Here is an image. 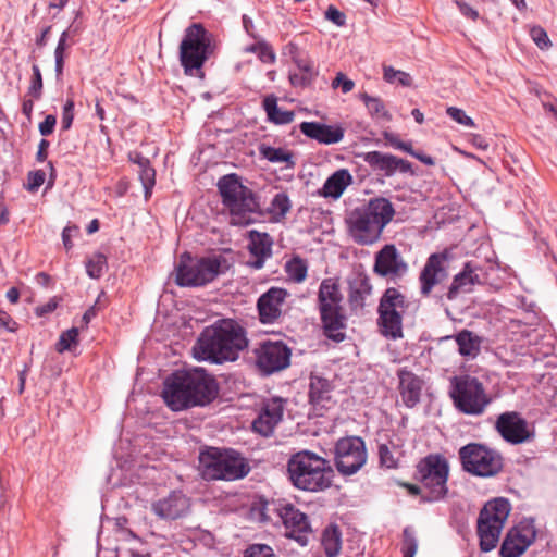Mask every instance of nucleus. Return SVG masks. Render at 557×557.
<instances>
[{
  "instance_id": "nucleus-55",
  "label": "nucleus",
  "mask_w": 557,
  "mask_h": 557,
  "mask_svg": "<svg viewBox=\"0 0 557 557\" xmlns=\"http://www.w3.org/2000/svg\"><path fill=\"white\" fill-rule=\"evenodd\" d=\"M135 183L141 187L145 198L148 199L153 186L156 185V180L154 176H136Z\"/></svg>"
},
{
  "instance_id": "nucleus-23",
  "label": "nucleus",
  "mask_w": 557,
  "mask_h": 557,
  "mask_svg": "<svg viewBox=\"0 0 557 557\" xmlns=\"http://www.w3.org/2000/svg\"><path fill=\"white\" fill-rule=\"evenodd\" d=\"M495 428L502 437L510 444H520L530 437L527 421L515 411L499 414Z\"/></svg>"
},
{
  "instance_id": "nucleus-11",
  "label": "nucleus",
  "mask_w": 557,
  "mask_h": 557,
  "mask_svg": "<svg viewBox=\"0 0 557 557\" xmlns=\"http://www.w3.org/2000/svg\"><path fill=\"white\" fill-rule=\"evenodd\" d=\"M408 297L396 287H388L383 293L377 308L379 326L385 337L399 338L403 336V319L411 309Z\"/></svg>"
},
{
  "instance_id": "nucleus-34",
  "label": "nucleus",
  "mask_w": 557,
  "mask_h": 557,
  "mask_svg": "<svg viewBox=\"0 0 557 557\" xmlns=\"http://www.w3.org/2000/svg\"><path fill=\"white\" fill-rule=\"evenodd\" d=\"M351 183V176H329L319 194L325 198L337 199Z\"/></svg>"
},
{
  "instance_id": "nucleus-46",
  "label": "nucleus",
  "mask_w": 557,
  "mask_h": 557,
  "mask_svg": "<svg viewBox=\"0 0 557 557\" xmlns=\"http://www.w3.org/2000/svg\"><path fill=\"white\" fill-rule=\"evenodd\" d=\"M530 36L535 45L542 50L548 49L552 46L546 30L541 26H533L530 29Z\"/></svg>"
},
{
  "instance_id": "nucleus-8",
  "label": "nucleus",
  "mask_w": 557,
  "mask_h": 557,
  "mask_svg": "<svg viewBox=\"0 0 557 557\" xmlns=\"http://www.w3.org/2000/svg\"><path fill=\"white\" fill-rule=\"evenodd\" d=\"M318 307L326 336L342 341L344 334L341 331L345 327L346 317L339 285L333 278H325L321 282L318 292Z\"/></svg>"
},
{
  "instance_id": "nucleus-50",
  "label": "nucleus",
  "mask_w": 557,
  "mask_h": 557,
  "mask_svg": "<svg viewBox=\"0 0 557 557\" xmlns=\"http://www.w3.org/2000/svg\"><path fill=\"white\" fill-rule=\"evenodd\" d=\"M379 456L381 465L386 468H395L397 466V459L394 457L387 444H380Z\"/></svg>"
},
{
  "instance_id": "nucleus-18",
  "label": "nucleus",
  "mask_w": 557,
  "mask_h": 557,
  "mask_svg": "<svg viewBox=\"0 0 557 557\" xmlns=\"http://www.w3.org/2000/svg\"><path fill=\"white\" fill-rule=\"evenodd\" d=\"M409 267L394 244L384 245L374 257L373 272L388 280H399L408 273Z\"/></svg>"
},
{
  "instance_id": "nucleus-14",
  "label": "nucleus",
  "mask_w": 557,
  "mask_h": 557,
  "mask_svg": "<svg viewBox=\"0 0 557 557\" xmlns=\"http://www.w3.org/2000/svg\"><path fill=\"white\" fill-rule=\"evenodd\" d=\"M462 469L475 476L491 478L503 469V458L494 449L479 443H469L459 449Z\"/></svg>"
},
{
  "instance_id": "nucleus-30",
  "label": "nucleus",
  "mask_w": 557,
  "mask_h": 557,
  "mask_svg": "<svg viewBox=\"0 0 557 557\" xmlns=\"http://www.w3.org/2000/svg\"><path fill=\"white\" fill-rule=\"evenodd\" d=\"M366 161L376 170L396 171L403 173L411 171V165L408 161L399 159L391 154H384L380 151L368 152Z\"/></svg>"
},
{
  "instance_id": "nucleus-62",
  "label": "nucleus",
  "mask_w": 557,
  "mask_h": 557,
  "mask_svg": "<svg viewBox=\"0 0 557 557\" xmlns=\"http://www.w3.org/2000/svg\"><path fill=\"white\" fill-rule=\"evenodd\" d=\"M45 183V176H28V181L23 186L30 193H35Z\"/></svg>"
},
{
  "instance_id": "nucleus-51",
  "label": "nucleus",
  "mask_w": 557,
  "mask_h": 557,
  "mask_svg": "<svg viewBox=\"0 0 557 557\" xmlns=\"http://www.w3.org/2000/svg\"><path fill=\"white\" fill-rule=\"evenodd\" d=\"M244 557H275L273 549L264 544H256L250 546Z\"/></svg>"
},
{
  "instance_id": "nucleus-33",
  "label": "nucleus",
  "mask_w": 557,
  "mask_h": 557,
  "mask_svg": "<svg viewBox=\"0 0 557 557\" xmlns=\"http://www.w3.org/2000/svg\"><path fill=\"white\" fill-rule=\"evenodd\" d=\"M321 545L325 557H337L342 550V532L336 525L325 528L322 533Z\"/></svg>"
},
{
  "instance_id": "nucleus-41",
  "label": "nucleus",
  "mask_w": 557,
  "mask_h": 557,
  "mask_svg": "<svg viewBox=\"0 0 557 557\" xmlns=\"http://www.w3.org/2000/svg\"><path fill=\"white\" fill-rule=\"evenodd\" d=\"M32 71L33 75L27 90V96L39 100L41 98L44 87L41 72L37 64H33Z\"/></svg>"
},
{
  "instance_id": "nucleus-13",
  "label": "nucleus",
  "mask_w": 557,
  "mask_h": 557,
  "mask_svg": "<svg viewBox=\"0 0 557 557\" xmlns=\"http://www.w3.org/2000/svg\"><path fill=\"white\" fill-rule=\"evenodd\" d=\"M220 272L221 262L218 258H194L184 252L175 267V283L182 287L203 286Z\"/></svg>"
},
{
  "instance_id": "nucleus-45",
  "label": "nucleus",
  "mask_w": 557,
  "mask_h": 557,
  "mask_svg": "<svg viewBox=\"0 0 557 557\" xmlns=\"http://www.w3.org/2000/svg\"><path fill=\"white\" fill-rule=\"evenodd\" d=\"M371 287L362 284L360 288H352L349 294V302L354 309L363 308L366 295L370 294Z\"/></svg>"
},
{
  "instance_id": "nucleus-20",
  "label": "nucleus",
  "mask_w": 557,
  "mask_h": 557,
  "mask_svg": "<svg viewBox=\"0 0 557 557\" xmlns=\"http://www.w3.org/2000/svg\"><path fill=\"white\" fill-rule=\"evenodd\" d=\"M288 292L281 287H271L257 301L259 320L262 324H273L283 315Z\"/></svg>"
},
{
  "instance_id": "nucleus-15",
  "label": "nucleus",
  "mask_w": 557,
  "mask_h": 557,
  "mask_svg": "<svg viewBox=\"0 0 557 557\" xmlns=\"http://www.w3.org/2000/svg\"><path fill=\"white\" fill-rule=\"evenodd\" d=\"M335 467L344 476L357 473L367 462V448L359 436L339 438L334 448Z\"/></svg>"
},
{
  "instance_id": "nucleus-38",
  "label": "nucleus",
  "mask_w": 557,
  "mask_h": 557,
  "mask_svg": "<svg viewBox=\"0 0 557 557\" xmlns=\"http://www.w3.org/2000/svg\"><path fill=\"white\" fill-rule=\"evenodd\" d=\"M360 99L363 101L368 112L371 116L376 119H384L389 121L391 114L385 108L383 100L379 97H371L367 92L360 94Z\"/></svg>"
},
{
  "instance_id": "nucleus-39",
  "label": "nucleus",
  "mask_w": 557,
  "mask_h": 557,
  "mask_svg": "<svg viewBox=\"0 0 557 557\" xmlns=\"http://www.w3.org/2000/svg\"><path fill=\"white\" fill-rule=\"evenodd\" d=\"M292 60L297 65L298 71L315 77L318 72L314 69L313 61L307 54L299 51L297 47L292 46Z\"/></svg>"
},
{
  "instance_id": "nucleus-29",
  "label": "nucleus",
  "mask_w": 557,
  "mask_h": 557,
  "mask_svg": "<svg viewBox=\"0 0 557 557\" xmlns=\"http://www.w3.org/2000/svg\"><path fill=\"white\" fill-rule=\"evenodd\" d=\"M333 386L331 382L318 375H311L309 399L314 407L326 408L332 401Z\"/></svg>"
},
{
  "instance_id": "nucleus-7",
  "label": "nucleus",
  "mask_w": 557,
  "mask_h": 557,
  "mask_svg": "<svg viewBox=\"0 0 557 557\" xmlns=\"http://www.w3.org/2000/svg\"><path fill=\"white\" fill-rule=\"evenodd\" d=\"M215 39L200 23H193L185 29L180 45V62L186 75L201 72L205 63L214 54Z\"/></svg>"
},
{
  "instance_id": "nucleus-10",
  "label": "nucleus",
  "mask_w": 557,
  "mask_h": 557,
  "mask_svg": "<svg viewBox=\"0 0 557 557\" xmlns=\"http://www.w3.org/2000/svg\"><path fill=\"white\" fill-rule=\"evenodd\" d=\"M449 465L445 457L431 454L417 465L416 478L421 483L423 502H438L448 493Z\"/></svg>"
},
{
  "instance_id": "nucleus-24",
  "label": "nucleus",
  "mask_w": 557,
  "mask_h": 557,
  "mask_svg": "<svg viewBox=\"0 0 557 557\" xmlns=\"http://www.w3.org/2000/svg\"><path fill=\"white\" fill-rule=\"evenodd\" d=\"M283 412L284 400L282 398H272L264 401L258 417L252 422L253 431L263 436L271 435L282 420Z\"/></svg>"
},
{
  "instance_id": "nucleus-60",
  "label": "nucleus",
  "mask_w": 557,
  "mask_h": 557,
  "mask_svg": "<svg viewBox=\"0 0 557 557\" xmlns=\"http://www.w3.org/2000/svg\"><path fill=\"white\" fill-rule=\"evenodd\" d=\"M74 44V40H70L62 35L59 38L57 47L54 49V55H61L66 58V50Z\"/></svg>"
},
{
  "instance_id": "nucleus-9",
  "label": "nucleus",
  "mask_w": 557,
  "mask_h": 557,
  "mask_svg": "<svg viewBox=\"0 0 557 557\" xmlns=\"http://www.w3.org/2000/svg\"><path fill=\"white\" fill-rule=\"evenodd\" d=\"M449 396L455 408L468 416L483 414L492 401L483 383L468 374L450 379Z\"/></svg>"
},
{
  "instance_id": "nucleus-28",
  "label": "nucleus",
  "mask_w": 557,
  "mask_h": 557,
  "mask_svg": "<svg viewBox=\"0 0 557 557\" xmlns=\"http://www.w3.org/2000/svg\"><path fill=\"white\" fill-rule=\"evenodd\" d=\"M249 239V251L256 258L250 262V265L255 269H261L264 260L272 253V239L269 234L257 231H250Z\"/></svg>"
},
{
  "instance_id": "nucleus-2",
  "label": "nucleus",
  "mask_w": 557,
  "mask_h": 557,
  "mask_svg": "<svg viewBox=\"0 0 557 557\" xmlns=\"http://www.w3.org/2000/svg\"><path fill=\"white\" fill-rule=\"evenodd\" d=\"M218 386L203 369L176 371L164 382L162 397L174 411L205 406L215 398Z\"/></svg>"
},
{
  "instance_id": "nucleus-40",
  "label": "nucleus",
  "mask_w": 557,
  "mask_h": 557,
  "mask_svg": "<svg viewBox=\"0 0 557 557\" xmlns=\"http://www.w3.org/2000/svg\"><path fill=\"white\" fill-rule=\"evenodd\" d=\"M383 78L391 84L397 79V82L404 87H410L412 85V78L409 73L395 70L391 65L383 66Z\"/></svg>"
},
{
  "instance_id": "nucleus-54",
  "label": "nucleus",
  "mask_w": 557,
  "mask_h": 557,
  "mask_svg": "<svg viewBox=\"0 0 557 557\" xmlns=\"http://www.w3.org/2000/svg\"><path fill=\"white\" fill-rule=\"evenodd\" d=\"M325 17L326 20L334 23L336 26H344L346 24L345 14L333 5H330L325 11Z\"/></svg>"
},
{
  "instance_id": "nucleus-44",
  "label": "nucleus",
  "mask_w": 557,
  "mask_h": 557,
  "mask_svg": "<svg viewBox=\"0 0 557 557\" xmlns=\"http://www.w3.org/2000/svg\"><path fill=\"white\" fill-rule=\"evenodd\" d=\"M418 549V542L413 531L410 528L404 530L403 555L404 557H414Z\"/></svg>"
},
{
  "instance_id": "nucleus-17",
  "label": "nucleus",
  "mask_w": 557,
  "mask_h": 557,
  "mask_svg": "<svg viewBox=\"0 0 557 557\" xmlns=\"http://www.w3.org/2000/svg\"><path fill=\"white\" fill-rule=\"evenodd\" d=\"M275 510L285 528V535L295 540L299 545L306 546L312 534L307 515L293 504L280 505Z\"/></svg>"
},
{
  "instance_id": "nucleus-57",
  "label": "nucleus",
  "mask_w": 557,
  "mask_h": 557,
  "mask_svg": "<svg viewBox=\"0 0 557 557\" xmlns=\"http://www.w3.org/2000/svg\"><path fill=\"white\" fill-rule=\"evenodd\" d=\"M57 124V117L52 114H49L45 117V120L39 124V132L42 136H49L53 133Z\"/></svg>"
},
{
  "instance_id": "nucleus-37",
  "label": "nucleus",
  "mask_w": 557,
  "mask_h": 557,
  "mask_svg": "<svg viewBox=\"0 0 557 557\" xmlns=\"http://www.w3.org/2000/svg\"><path fill=\"white\" fill-rule=\"evenodd\" d=\"M285 272L287 273L289 280L295 283H301L307 277L308 263L306 260L298 256L293 257L286 262Z\"/></svg>"
},
{
  "instance_id": "nucleus-56",
  "label": "nucleus",
  "mask_w": 557,
  "mask_h": 557,
  "mask_svg": "<svg viewBox=\"0 0 557 557\" xmlns=\"http://www.w3.org/2000/svg\"><path fill=\"white\" fill-rule=\"evenodd\" d=\"M314 78V76L306 75L302 72L292 73L289 75L290 84L295 87H307L313 82Z\"/></svg>"
},
{
  "instance_id": "nucleus-1",
  "label": "nucleus",
  "mask_w": 557,
  "mask_h": 557,
  "mask_svg": "<svg viewBox=\"0 0 557 557\" xmlns=\"http://www.w3.org/2000/svg\"><path fill=\"white\" fill-rule=\"evenodd\" d=\"M247 346L245 330L235 321L224 319L200 333L193 352L197 360L222 364L237 360Z\"/></svg>"
},
{
  "instance_id": "nucleus-63",
  "label": "nucleus",
  "mask_w": 557,
  "mask_h": 557,
  "mask_svg": "<svg viewBox=\"0 0 557 557\" xmlns=\"http://www.w3.org/2000/svg\"><path fill=\"white\" fill-rule=\"evenodd\" d=\"M82 30L81 24L73 22L64 32H62V36L73 40L75 36H77Z\"/></svg>"
},
{
  "instance_id": "nucleus-36",
  "label": "nucleus",
  "mask_w": 557,
  "mask_h": 557,
  "mask_svg": "<svg viewBox=\"0 0 557 557\" xmlns=\"http://www.w3.org/2000/svg\"><path fill=\"white\" fill-rule=\"evenodd\" d=\"M292 207L288 196L284 193H278L272 199L268 212L274 222H280L285 219Z\"/></svg>"
},
{
  "instance_id": "nucleus-52",
  "label": "nucleus",
  "mask_w": 557,
  "mask_h": 557,
  "mask_svg": "<svg viewBox=\"0 0 557 557\" xmlns=\"http://www.w3.org/2000/svg\"><path fill=\"white\" fill-rule=\"evenodd\" d=\"M74 119V101L67 99L62 111L61 125L62 129L66 131L72 126Z\"/></svg>"
},
{
  "instance_id": "nucleus-6",
  "label": "nucleus",
  "mask_w": 557,
  "mask_h": 557,
  "mask_svg": "<svg viewBox=\"0 0 557 557\" xmlns=\"http://www.w3.org/2000/svg\"><path fill=\"white\" fill-rule=\"evenodd\" d=\"M199 471L207 481H235L249 472V466L233 449L210 447L199 455Z\"/></svg>"
},
{
  "instance_id": "nucleus-25",
  "label": "nucleus",
  "mask_w": 557,
  "mask_h": 557,
  "mask_svg": "<svg viewBox=\"0 0 557 557\" xmlns=\"http://www.w3.org/2000/svg\"><path fill=\"white\" fill-rule=\"evenodd\" d=\"M398 391L403 404L408 408H413L419 401L424 387V381L406 368L397 371Z\"/></svg>"
},
{
  "instance_id": "nucleus-19",
  "label": "nucleus",
  "mask_w": 557,
  "mask_h": 557,
  "mask_svg": "<svg viewBox=\"0 0 557 557\" xmlns=\"http://www.w3.org/2000/svg\"><path fill=\"white\" fill-rule=\"evenodd\" d=\"M447 256L444 252H436L429 256L419 274L420 294L429 297L434 287L448 277Z\"/></svg>"
},
{
  "instance_id": "nucleus-12",
  "label": "nucleus",
  "mask_w": 557,
  "mask_h": 557,
  "mask_svg": "<svg viewBox=\"0 0 557 557\" xmlns=\"http://www.w3.org/2000/svg\"><path fill=\"white\" fill-rule=\"evenodd\" d=\"M510 510V503L506 498L499 497L487 502L480 511L478 534L483 552H490L496 547Z\"/></svg>"
},
{
  "instance_id": "nucleus-3",
  "label": "nucleus",
  "mask_w": 557,
  "mask_h": 557,
  "mask_svg": "<svg viewBox=\"0 0 557 557\" xmlns=\"http://www.w3.org/2000/svg\"><path fill=\"white\" fill-rule=\"evenodd\" d=\"M395 213V208L387 198L370 199L366 205L348 213L346 224L350 237L359 245L376 243L384 228L393 221Z\"/></svg>"
},
{
  "instance_id": "nucleus-22",
  "label": "nucleus",
  "mask_w": 557,
  "mask_h": 557,
  "mask_svg": "<svg viewBox=\"0 0 557 557\" xmlns=\"http://www.w3.org/2000/svg\"><path fill=\"white\" fill-rule=\"evenodd\" d=\"M535 536L536 532L532 524L520 523L507 533L500 547V556L520 557L534 542Z\"/></svg>"
},
{
  "instance_id": "nucleus-58",
  "label": "nucleus",
  "mask_w": 557,
  "mask_h": 557,
  "mask_svg": "<svg viewBox=\"0 0 557 557\" xmlns=\"http://www.w3.org/2000/svg\"><path fill=\"white\" fill-rule=\"evenodd\" d=\"M78 233H79V228L76 225H69V226L64 227V230L62 232V240H63L64 248L66 250H70L73 247V243H72L71 238L73 236H76Z\"/></svg>"
},
{
  "instance_id": "nucleus-31",
  "label": "nucleus",
  "mask_w": 557,
  "mask_h": 557,
  "mask_svg": "<svg viewBox=\"0 0 557 557\" xmlns=\"http://www.w3.org/2000/svg\"><path fill=\"white\" fill-rule=\"evenodd\" d=\"M458 352L466 358H475L481 350L482 338L475 333L462 330L454 336Z\"/></svg>"
},
{
  "instance_id": "nucleus-35",
  "label": "nucleus",
  "mask_w": 557,
  "mask_h": 557,
  "mask_svg": "<svg viewBox=\"0 0 557 557\" xmlns=\"http://www.w3.org/2000/svg\"><path fill=\"white\" fill-rule=\"evenodd\" d=\"M259 153L263 159L272 163L285 162L286 169H290L295 164L294 153L283 148H275L262 144L259 146Z\"/></svg>"
},
{
  "instance_id": "nucleus-53",
  "label": "nucleus",
  "mask_w": 557,
  "mask_h": 557,
  "mask_svg": "<svg viewBox=\"0 0 557 557\" xmlns=\"http://www.w3.org/2000/svg\"><path fill=\"white\" fill-rule=\"evenodd\" d=\"M332 87L333 88L341 87L342 91L344 94H347V92H349V91H351L354 89L355 83H354V81H351L348 77H346L345 74L339 72V73L336 74L335 78L333 79Z\"/></svg>"
},
{
  "instance_id": "nucleus-43",
  "label": "nucleus",
  "mask_w": 557,
  "mask_h": 557,
  "mask_svg": "<svg viewBox=\"0 0 557 557\" xmlns=\"http://www.w3.org/2000/svg\"><path fill=\"white\" fill-rule=\"evenodd\" d=\"M77 337H78V329L72 327L65 332H63L59 341L57 343V351L58 352H64L65 350H70L73 345L77 344Z\"/></svg>"
},
{
  "instance_id": "nucleus-21",
  "label": "nucleus",
  "mask_w": 557,
  "mask_h": 557,
  "mask_svg": "<svg viewBox=\"0 0 557 557\" xmlns=\"http://www.w3.org/2000/svg\"><path fill=\"white\" fill-rule=\"evenodd\" d=\"M151 511L160 519L172 521L190 511V499L182 492L173 491L151 504Z\"/></svg>"
},
{
  "instance_id": "nucleus-27",
  "label": "nucleus",
  "mask_w": 557,
  "mask_h": 557,
  "mask_svg": "<svg viewBox=\"0 0 557 557\" xmlns=\"http://www.w3.org/2000/svg\"><path fill=\"white\" fill-rule=\"evenodd\" d=\"M299 128L307 137L325 145L339 143L344 137V129L342 127H334L318 122H302Z\"/></svg>"
},
{
  "instance_id": "nucleus-16",
  "label": "nucleus",
  "mask_w": 557,
  "mask_h": 557,
  "mask_svg": "<svg viewBox=\"0 0 557 557\" xmlns=\"http://www.w3.org/2000/svg\"><path fill=\"white\" fill-rule=\"evenodd\" d=\"M256 366L263 374L286 369L290 363L292 350L283 342L265 341L253 349Z\"/></svg>"
},
{
  "instance_id": "nucleus-42",
  "label": "nucleus",
  "mask_w": 557,
  "mask_h": 557,
  "mask_svg": "<svg viewBox=\"0 0 557 557\" xmlns=\"http://www.w3.org/2000/svg\"><path fill=\"white\" fill-rule=\"evenodd\" d=\"M106 265H107L106 257L101 253H96L86 263L87 274L91 278H99L102 275Z\"/></svg>"
},
{
  "instance_id": "nucleus-48",
  "label": "nucleus",
  "mask_w": 557,
  "mask_h": 557,
  "mask_svg": "<svg viewBox=\"0 0 557 557\" xmlns=\"http://www.w3.org/2000/svg\"><path fill=\"white\" fill-rule=\"evenodd\" d=\"M128 158L131 162L139 166L141 174H148L149 171H151V174H156V170L150 166V160L141 153L132 151L129 152Z\"/></svg>"
},
{
  "instance_id": "nucleus-49",
  "label": "nucleus",
  "mask_w": 557,
  "mask_h": 557,
  "mask_svg": "<svg viewBox=\"0 0 557 557\" xmlns=\"http://www.w3.org/2000/svg\"><path fill=\"white\" fill-rule=\"evenodd\" d=\"M257 55L263 63L271 64L275 62V52L273 48L264 40H259V49Z\"/></svg>"
},
{
  "instance_id": "nucleus-61",
  "label": "nucleus",
  "mask_w": 557,
  "mask_h": 557,
  "mask_svg": "<svg viewBox=\"0 0 557 557\" xmlns=\"http://www.w3.org/2000/svg\"><path fill=\"white\" fill-rule=\"evenodd\" d=\"M0 327H3L10 332L16 330V322L10 317L9 313L0 309Z\"/></svg>"
},
{
  "instance_id": "nucleus-5",
  "label": "nucleus",
  "mask_w": 557,
  "mask_h": 557,
  "mask_svg": "<svg viewBox=\"0 0 557 557\" xmlns=\"http://www.w3.org/2000/svg\"><path fill=\"white\" fill-rule=\"evenodd\" d=\"M287 473L292 484L306 492L329 488L334 475L330 461L310 450L292 455L287 462Z\"/></svg>"
},
{
  "instance_id": "nucleus-59",
  "label": "nucleus",
  "mask_w": 557,
  "mask_h": 557,
  "mask_svg": "<svg viewBox=\"0 0 557 557\" xmlns=\"http://www.w3.org/2000/svg\"><path fill=\"white\" fill-rule=\"evenodd\" d=\"M455 3L459 8L462 15H465L468 18H471L472 21H476L479 18V12L474 10L472 7H470L468 3H466L463 0H455Z\"/></svg>"
},
{
  "instance_id": "nucleus-4",
  "label": "nucleus",
  "mask_w": 557,
  "mask_h": 557,
  "mask_svg": "<svg viewBox=\"0 0 557 557\" xmlns=\"http://www.w3.org/2000/svg\"><path fill=\"white\" fill-rule=\"evenodd\" d=\"M240 176H221L218 189L228 210L231 224L246 226L263 216L259 196L246 186Z\"/></svg>"
},
{
  "instance_id": "nucleus-47",
  "label": "nucleus",
  "mask_w": 557,
  "mask_h": 557,
  "mask_svg": "<svg viewBox=\"0 0 557 557\" xmlns=\"http://www.w3.org/2000/svg\"><path fill=\"white\" fill-rule=\"evenodd\" d=\"M447 115L457 122L458 124L468 126V127H474L475 123L474 121L466 114V112L462 109L456 108V107H448L446 109Z\"/></svg>"
},
{
  "instance_id": "nucleus-64",
  "label": "nucleus",
  "mask_w": 557,
  "mask_h": 557,
  "mask_svg": "<svg viewBox=\"0 0 557 557\" xmlns=\"http://www.w3.org/2000/svg\"><path fill=\"white\" fill-rule=\"evenodd\" d=\"M57 306H58L57 301L54 299H51L46 305L37 308V313L39 315H44V314L50 313V312L55 310Z\"/></svg>"
},
{
  "instance_id": "nucleus-26",
  "label": "nucleus",
  "mask_w": 557,
  "mask_h": 557,
  "mask_svg": "<svg viewBox=\"0 0 557 557\" xmlns=\"http://www.w3.org/2000/svg\"><path fill=\"white\" fill-rule=\"evenodd\" d=\"M480 268L468 262L465 264L462 271L454 276L453 282L447 290V298L449 300L456 299L460 294L470 293L475 285L483 283Z\"/></svg>"
},
{
  "instance_id": "nucleus-32",
  "label": "nucleus",
  "mask_w": 557,
  "mask_h": 557,
  "mask_svg": "<svg viewBox=\"0 0 557 557\" xmlns=\"http://www.w3.org/2000/svg\"><path fill=\"white\" fill-rule=\"evenodd\" d=\"M262 107L268 120L276 125H285L294 121L295 113L281 110L277 106V98L274 95L267 96L262 101Z\"/></svg>"
}]
</instances>
